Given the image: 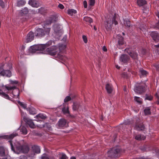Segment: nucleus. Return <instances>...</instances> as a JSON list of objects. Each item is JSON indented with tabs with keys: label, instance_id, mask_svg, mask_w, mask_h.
Masks as SVG:
<instances>
[{
	"label": "nucleus",
	"instance_id": "23",
	"mask_svg": "<svg viewBox=\"0 0 159 159\" xmlns=\"http://www.w3.org/2000/svg\"><path fill=\"white\" fill-rule=\"evenodd\" d=\"M106 89L108 93H111L112 91V88L111 85L107 84L106 85Z\"/></svg>",
	"mask_w": 159,
	"mask_h": 159
},
{
	"label": "nucleus",
	"instance_id": "50",
	"mask_svg": "<svg viewBox=\"0 0 159 159\" xmlns=\"http://www.w3.org/2000/svg\"><path fill=\"white\" fill-rule=\"evenodd\" d=\"M82 38L84 42L85 43H87L88 42V40L86 37L85 35H83Z\"/></svg>",
	"mask_w": 159,
	"mask_h": 159
},
{
	"label": "nucleus",
	"instance_id": "58",
	"mask_svg": "<svg viewBox=\"0 0 159 159\" xmlns=\"http://www.w3.org/2000/svg\"><path fill=\"white\" fill-rule=\"evenodd\" d=\"M116 68L118 69H119L120 68V67L118 65H116Z\"/></svg>",
	"mask_w": 159,
	"mask_h": 159
},
{
	"label": "nucleus",
	"instance_id": "56",
	"mask_svg": "<svg viewBox=\"0 0 159 159\" xmlns=\"http://www.w3.org/2000/svg\"><path fill=\"white\" fill-rule=\"evenodd\" d=\"M102 50L104 52H107V49L105 46H104L102 48Z\"/></svg>",
	"mask_w": 159,
	"mask_h": 159
},
{
	"label": "nucleus",
	"instance_id": "60",
	"mask_svg": "<svg viewBox=\"0 0 159 159\" xmlns=\"http://www.w3.org/2000/svg\"><path fill=\"white\" fill-rule=\"evenodd\" d=\"M70 159H76V158L75 157L73 156L71 157Z\"/></svg>",
	"mask_w": 159,
	"mask_h": 159
},
{
	"label": "nucleus",
	"instance_id": "17",
	"mask_svg": "<svg viewBox=\"0 0 159 159\" xmlns=\"http://www.w3.org/2000/svg\"><path fill=\"white\" fill-rule=\"evenodd\" d=\"M28 4L32 7H38L39 6V3L35 0H30Z\"/></svg>",
	"mask_w": 159,
	"mask_h": 159
},
{
	"label": "nucleus",
	"instance_id": "33",
	"mask_svg": "<svg viewBox=\"0 0 159 159\" xmlns=\"http://www.w3.org/2000/svg\"><path fill=\"white\" fill-rule=\"evenodd\" d=\"M25 3V0H18L17 5L18 7H21L24 5Z\"/></svg>",
	"mask_w": 159,
	"mask_h": 159
},
{
	"label": "nucleus",
	"instance_id": "28",
	"mask_svg": "<svg viewBox=\"0 0 159 159\" xmlns=\"http://www.w3.org/2000/svg\"><path fill=\"white\" fill-rule=\"evenodd\" d=\"M137 3L139 6H142L147 4V2L145 0H137Z\"/></svg>",
	"mask_w": 159,
	"mask_h": 159
},
{
	"label": "nucleus",
	"instance_id": "7",
	"mask_svg": "<svg viewBox=\"0 0 159 159\" xmlns=\"http://www.w3.org/2000/svg\"><path fill=\"white\" fill-rule=\"evenodd\" d=\"M146 90L144 84H139L135 87L134 91L135 92L139 94H141L144 93Z\"/></svg>",
	"mask_w": 159,
	"mask_h": 159
},
{
	"label": "nucleus",
	"instance_id": "37",
	"mask_svg": "<svg viewBox=\"0 0 159 159\" xmlns=\"http://www.w3.org/2000/svg\"><path fill=\"white\" fill-rule=\"evenodd\" d=\"M135 101L140 104L142 103V99L140 97L135 96L134 97Z\"/></svg>",
	"mask_w": 159,
	"mask_h": 159
},
{
	"label": "nucleus",
	"instance_id": "31",
	"mask_svg": "<svg viewBox=\"0 0 159 159\" xmlns=\"http://www.w3.org/2000/svg\"><path fill=\"white\" fill-rule=\"evenodd\" d=\"M83 20L85 21L91 23L93 22V20L90 17L88 16H85L84 17Z\"/></svg>",
	"mask_w": 159,
	"mask_h": 159
},
{
	"label": "nucleus",
	"instance_id": "2",
	"mask_svg": "<svg viewBox=\"0 0 159 159\" xmlns=\"http://www.w3.org/2000/svg\"><path fill=\"white\" fill-rule=\"evenodd\" d=\"M10 145L11 150L17 153H27L29 150V147L27 145H21L19 142H13L11 140L8 141Z\"/></svg>",
	"mask_w": 159,
	"mask_h": 159
},
{
	"label": "nucleus",
	"instance_id": "61",
	"mask_svg": "<svg viewBox=\"0 0 159 159\" xmlns=\"http://www.w3.org/2000/svg\"><path fill=\"white\" fill-rule=\"evenodd\" d=\"M125 125H128L130 123V121H128V123H126V122H125Z\"/></svg>",
	"mask_w": 159,
	"mask_h": 159
},
{
	"label": "nucleus",
	"instance_id": "22",
	"mask_svg": "<svg viewBox=\"0 0 159 159\" xmlns=\"http://www.w3.org/2000/svg\"><path fill=\"white\" fill-rule=\"evenodd\" d=\"M33 152L36 153H39L40 152V149L39 146L37 145H34L32 147Z\"/></svg>",
	"mask_w": 159,
	"mask_h": 159
},
{
	"label": "nucleus",
	"instance_id": "45",
	"mask_svg": "<svg viewBox=\"0 0 159 159\" xmlns=\"http://www.w3.org/2000/svg\"><path fill=\"white\" fill-rule=\"evenodd\" d=\"M71 98L69 96H66L64 99V102H67L71 100Z\"/></svg>",
	"mask_w": 159,
	"mask_h": 159
},
{
	"label": "nucleus",
	"instance_id": "8",
	"mask_svg": "<svg viewBox=\"0 0 159 159\" xmlns=\"http://www.w3.org/2000/svg\"><path fill=\"white\" fill-rule=\"evenodd\" d=\"M46 51L48 54L51 56H55L57 54L59 55V49L57 48V46H53L46 49Z\"/></svg>",
	"mask_w": 159,
	"mask_h": 159
},
{
	"label": "nucleus",
	"instance_id": "26",
	"mask_svg": "<svg viewBox=\"0 0 159 159\" xmlns=\"http://www.w3.org/2000/svg\"><path fill=\"white\" fill-rule=\"evenodd\" d=\"M56 46L57 48H58L59 49V53L66 48V46L62 44H59Z\"/></svg>",
	"mask_w": 159,
	"mask_h": 159
},
{
	"label": "nucleus",
	"instance_id": "41",
	"mask_svg": "<svg viewBox=\"0 0 159 159\" xmlns=\"http://www.w3.org/2000/svg\"><path fill=\"white\" fill-rule=\"evenodd\" d=\"M62 111L64 114H69L70 113V112L69 111L68 107H64L63 108H62Z\"/></svg>",
	"mask_w": 159,
	"mask_h": 159
},
{
	"label": "nucleus",
	"instance_id": "27",
	"mask_svg": "<svg viewBox=\"0 0 159 159\" xmlns=\"http://www.w3.org/2000/svg\"><path fill=\"white\" fill-rule=\"evenodd\" d=\"M19 129L20 130L22 134H26L27 133V130L26 128L24 126H21Z\"/></svg>",
	"mask_w": 159,
	"mask_h": 159
},
{
	"label": "nucleus",
	"instance_id": "25",
	"mask_svg": "<svg viewBox=\"0 0 159 159\" xmlns=\"http://www.w3.org/2000/svg\"><path fill=\"white\" fill-rule=\"evenodd\" d=\"M135 139L138 140H144L145 139L146 137L144 135L141 134H138L135 137Z\"/></svg>",
	"mask_w": 159,
	"mask_h": 159
},
{
	"label": "nucleus",
	"instance_id": "30",
	"mask_svg": "<svg viewBox=\"0 0 159 159\" xmlns=\"http://www.w3.org/2000/svg\"><path fill=\"white\" fill-rule=\"evenodd\" d=\"M59 155L60 156L59 159H68V157L64 153L59 152Z\"/></svg>",
	"mask_w": 159,
	"mask_h": 159
},
{
	"label": "nucleus",
	"instance_id": "35",
	"mask_svg": "<svg viewBox=\"0 0 159 159\" xmlns=\"http://www.w3.org/2000/svg\"><path fill=\"white\" fill-rule=\"evenodd\" d=\"M29 112L30 114L34 115L37 113L36 109L33 107H31L29 108Z\"/></svg>",
	"mask_w": 159,
	"mask_h": 159
},
{
	"label": "nucleus",
	"instance_id": "57",
	"mask_svg": "<svg viewBox=\"0 0 159 159\" xmlns=\"http://www.w3.org/2000/svg\"><path fill=\"white\" fill-rule=\"evenodd\" d=\"M155 26L158 29H159V20H158V23H157L156 24V25H155Z\"/></svg>",
	"mask_w": 159,
	"mask_h": 159
},
{
	"label": "nucleus",
	"instance_id": "20",
	"mask_svg": "<svg viewBox=\"0 0 159 159\" xmlns=\"http://www.w3.org/2000/svg\"><path fill=\"white\" fill-rule=\"evenodd\" d=\"M139 72L140 76L141 78L146 76L148 74V72L143 69H141L139 70Z\"/></svg>",
	"mask_w": 159,
	"mask_h": 159
},
{
	"label": "nucleus",
	"instance_id": "46",
	"mask_svg": "<svg viewBox=\"0 0 159 159\" xmlns=\"http://www.w3.org/2000/svg\"><path fill=\"white\" fill-rule=\"evenodd\" d=\"M18 104L20 105L23 108L25 109L26 107V105L25 104H23L22 102L19 101L18 102Z\"/></svg>",
	"mask_w": 159,
	"mask_h": 159
},
{
	"label": "nucleus",
	"instance_id": "16",
	"mask_svg": "<svg viewBox=\"0 0 159 159\" xmlns=\"http://www.w3.org/2000/svg\"><path fill=\"white\" fill-rule=\"evenodd\" d=\"M53 30L57 34H61L62 31L61 26L57 24H55L53 25Z\"/></svg>",
	"mask_w": 159,
	"mask_h": 159
},
{
	"label": "nucleus",
	"instance_id": "29",
	"mask_svg": "<svg viewBox=\"0 0 159 159\" xmlns=\"http://www.w3.org/2000/svg\"><path fill=\"white\" fill-rule=\"evenodd\" d=\"M0 95L7 99H10V98L9 97L8 95L6 94L5 93L3 92L2 91V90L0 89Z\"/></svg>",
	"mask_w": 159,
	"mask_h": 159
},
{
	"label": "nucleus",
	"instance_id": "52",
	"mask_svg": "<svg viewBox=\"0 0 159 159\" xmlns=\"http://www.w3.org/2000/svg\"><path fill=\"white\" fill-rule=\"evenodd\" d=\"M83 5L84 8H87V3L86 1L84 0L83 2Z\"/></svg>",
	"mask_w": 159,
	"mask_h": 159
},
{
	"label": "nucleus",
	"instance_id": "63",
	"mask_svg": "<svg viewBox=\"0 0 159 159\" xmlns=\"http://www.w3.org/2000/svg\"><path fill=\"white\" fill-rule=\"evenodd\" d=\"M155 47L157 48H159V43L157 45H156Z\"/></svg>",
	"mask_w": 159,
	"mask_h": 159
},
{
	"label": "nucleus",
	"instance_id": "51",
	"mask_svg": "<svg viewBox=\"0 0 159 159\" xmlns=\"http://www.w3.org/2000/svg\"><path fill=\"white\" fill-rule=\"evenodd\" d=\"M9 81L10 83L12 84H17L18 83V81L16 80L13 81L10 80Z\"/></svg>",
	"mask_w": 159,
	"mask_h": 159
},
{
	"label": "nucleus",
	"instance_id": "36",
	"mask_svg": "<svg viewBox=\"0 0 159 159\" xmlns=\"http://www.w3.org/2000/svg\"><path fill=\"white\" fill-rule=\"evenodd\" d=\"M151 109L149 107H147L145 108L144 110V112L145 115H150L151 114Z\"/></svg>",
	"mask_w": 159,
	"mask_h": 159
},
{
	"label": "nucleus",
	"instance_id": "3",
	"mask_svg": "<svg viewBox=\"0 0 159 159\" xmlns=\"http://www.w3.org/2000/svg\"><path fill=\"white\" fill-rule=\"evenodd\" d=\"M52 43L54 44V42L52 40H49L45 44H38L34 45L30 47L29 49L30 52L34 53L38 51H43L47 47L52 45Z\"/></svg>",
	"mask_w": 159,
	"mask_h": 159
},
{
	"label": "nucleus",
	"instance_id": "49",
	"mask_svg": "<svg viewBox=\"0 0 159 159\" xmlns=\"http://www.w3.org/2000/svg\"><path fill=\"white\" fill-rule=\"evenodd\" d=\"M0 6L2 8H4L5 6L4 3L2 0H0Z\"/></svg>",
	"mask_w": 159,
	"mask_h": 159
},
{
	"label": "nucleus",
	"instance_id": "5",
	"mask_svg": "<svg viewBox=\"0 0 159 159\" xmlns=\"http://www.w3.org/2000/svg\"><path fill=\"white\" fill-rule=\"evenodd\" d=\"M6 65L7 66V70H4L0 67V75L3 76L9 77L11 76V73L8 69H10L11 68V64L8 63Z\"/></svg>",
	"mask_w": 159,
	"mask_h": 159
},
{
	"label": "nucleus",
	"instance_id": "42",
	"mask_svg": "<svg viewBox=\"0 0 159 159\" xmlns=\"http://www.w3.org/2000/svg\"><path fill=\"white\" fill-rule=\"evenodd\" d=\"M152 98L153 97L151 95H149L148 94H146V98L145 99L146 100L151 101L152 99Z\"/></svg>",
	"mask_w": 159,
	"mask_h": 159
},
{
	"label": "nucleus",
	"instance_id": "64",
	"mask_svg": "<svg viewBox=\"0 0 159 159\" xmlns=\"http://www.w3.org/2000/svg\"><path fill=\"white\" fill-rule=\"evenodd\" d=\"M124 91H126V87H125L124 88Z\"/></svg>",
	"mask_w": 159,
	"mask_h": 159
},
{
	"label": "nucleus",
	"instance_id": "19",
	"mask_svg": "<svg viewBox=\"0 0 159 159\" xmlns=\"http://www.w3.org/2000/svg\"><path fill=\"white\" fill-rule=\"evenodd\" d=\"M135 128L138 130H143L145 129V126L143 123L139 124H136Z\"/></svg>",
	"mask_w": 159,
	"mask_h": 159
},
{
	"label": "nucleus",
	"instance_id": "40",
	"mask_svg": "<svg viewBox=\"0 0 159 159\" xmlns=\"http://www.w3.org/2000/svg\"><path fill=\"white\" fill-rule=\"evenodd\" d=\"M36 117L38 119L41 118L42 119H45L46 118V116H45L41 114H38L36 116Z\"/></svg>",
	"mask_w": 159,
	"mask_h": 159
},
{
	"label": "nucleus",
	"instance_id": "44",
	"mask_svg": "<svg viewBox=\"0 0 159 159\" xmlns=\"http://www.w3.org/2000/svg\"><path fill=\"white\" fill-rule=\"evenodd\" d=\"M95 3V0H89V4L90 6H93Z\"/></svg>",
	"mask_w": 159,
	"mask_h": 159
},
{
	"label": "nucleus",
	"instance_id": "55",
	"mask_svg": "<svg viewBox=\"0 0 159 159\" xmlns=\"http://www.w3.org/2000/svg\"><path fill=\"white\" fill-rule=\"evenodd\" d=\"M146 52V51L145 49H143L141 51V54L143 55H145Z\"/></svg>",
	"mask_w": 159,
	"mask_h": 159
},
{
	"label": "nucleus",
	"instance_id": "4",
	"mask_svg": "<svg viewBox=\"0 0 159 159\" xmlns=\"http://www.w3.org/2000/svg\"><path fill=\"white\" fill-rule=\"evenodd\" d=\"M116 19V15L115 13L113 16H110L104 22L105 27L107 30L111 29L113 24L115 25L118 24V22Z\"/></svg>",
	"mask_w": 159,
	"mask_h": 159
},
{
	"label": "nucleus",
	"instance_id": "32",
	"mask_svg": "<svg viewBox=\"0 0 159 159\" xmlns=\"http://www.w3.org/2000/svg\"><path fill=\"white\" fill-rule=\"evenodd\" d=\"M29 12L28 9L27 8L25 7L23 9L20 11V13L22 16H23L27 14Z\"/></svg>",
	"mask_w": 159,
	"mask_h": 159
},
{
	"label": "nucleus",
	"instance_id": "11",
	"mask_svg": "<svg viewBox=\"0 0 159 159\" xmlns=\"http://www.w3.org/2000/svg\"><path fill=\"white\" fill-rule=\"evenodd\" d=\"M150 35L155 42L159 41V33L156 31H152L150 32Z\"/></svg>",
	"mask_w": 159,
	"mask_h": 159
},
{
	"label": "nucleus",
	"instance_id": "21",
	"mask_svg": "<svg viewBox=\"0 0 159 159\" xmlns=\"http://www.w3.org/2000/svg\"><path fill=\"white\" fill-rule=\"evenodd\" d=\"M81 106L79 103L74 102L73 105V109L74 111H77L80 110Z\"/></svg>",
	"mask_w": 159,
	"mask_h": 159
},
{
	"label": "nucleus",
	"instance_id": "43",
	"mask_svg": "<svg viewBox=\"0 0 159 159\" xmlns=\"http://www.w3.org/2000/svg\"><path fill=\"white\" fill-rule=\"evenodd\" d=\"M41 159H50L49 156L46 154H43L41 156Z\"/></svg>",
	"mask_w": 159,
	"mask_h": 159
},
{
	"label": "nucleus",
	"instance_id": "9",
	"mask_svg": "<svg viewBox=\"0 0 159 159\" xmlns=\"http://www.w3.org/2000/svg\"><path fill=\"white\" fill-rule=\"evenodd\" d=\"M5 87L8 90L10 91L15 89L14 91H13L12 92V94L14 97H18L19 96V90L18 89H16V87L15 86H11L10 85L5 86Z\"/></svg>",
	"mask_w": 159,
	"mask_h": 159
},
{
	"label": "nucleus",
	"instance_id": "38",
	"mask_svg": "<svg viewBox=\"0 0 159 159\" xmlns=\"http://www.w3.org/2000/svg\"><path fill=\"white\" fill-rule=\"evenodd\" d=\"M76 11L75 10L73 9H69L68 10V14L72 16L73 14H75L76 13Z\"/></svg>",
	"mask_w": 159,
	"mask_h": 159
},
{
	"label": "nucleus",
	"instance_id": "10",
	"mask_svg": "<svg viewBox=\"0 0 159 159\" xmlns=\"http://www.w3.org/2000/svg\"><path fill=\"white\" fill-rule=\"evenodd\" d=\"M125 52H127L133 59H137L138 54L137 52L132 51L131 48H126L125 49Z\"/></svg>",
	"mask_w": 159,
	"mask_h": 159
},
{
	"label": "nucleus",
	"instance_id": "53",
	"mask_svg": "<svg viewBox=\"0 0 159 159\" xmlns=\"http://www.w3.org/2000/svg\"><path fill=\"white\" fill-rule=\"evenodd\" d=\"M19 159H27V158L25 156L22 155L19 157Z\"/></svg>",
	"mask_w": 159,
	"mask_h": 159
},
{
	"label": "nucleus",
	"instance_id": "54",
	"mask_svg": "<svg viewBox=\"0 0 159 159\" xmlns=\"http://www.w3.org/2000/svg\"><path fill=\"white\" fill-rule=\"evenodd\" d=\"M58 7L61 9H64V6L61 4H59L58 6Z\"/></svg>",
	"mask_w": 159,
	"mask_h": 159
},
{
	"label": "nucleus",
	"instance_id": "39",
	"mask_svg": "<svg viewBox=\"0 0 159 159\" xmlns=\"http://www.w3.org/2000/svg\"><path fill=\"white\" fill-rule=\"evenodd\" d=\"M125 24L126 26L129 28L131 26L130 21L128 20H124Z\"/></svg>",
	"mask_w": 159,
	"mask_h": 159
},
{
	"label": "nucleus",
	"instance_id": "62",
	"mask_svg": "<svg viewBox=\"0 0 159 159\" xmlns=\"http://www.w3.org/2000/svg\"><path fill=\"white\" fill-rule=\"evenodd\" d=\"M93 28L95 30H97V28L95 26H94Z\"/></svg>",
	"mask_w": 159,
	"mask_h": 159
},
{
	"label": "nucleus",
	"instance_id": "18",
	"mask_svg": "<svg viewBox=\"0 0 159 159\" xmlns=\"http://www.w3.org/2000/svg\"><path fill=\"white\" fill-rule=\"evenodd\" d=\"M18 135V134L16 133H13L9 135H6L2 136L1 137L3 139H12L14 137Z\"/></svg>",
	"mask_w": 159,
	"mask_h": 159
},
{
	"label": "nucleus",
	"instance_id": "47",
	"mask_svg": "<svg viewBox=\"0 0 159 159\" xmlns=\"http://www.w3.org/2000/svg\"><path fill=\"white\" fill-rule=\"evenodd\" d=\"M153 66L156 70L159 71V63H155L153 64Z\"/></svg>",
	"mask_w": 159,
	"mask_h": 159
},
{
	"label": "nucleus",
	"instance_id": "24",
	"mask_svg": "<svg viewBox=\"0 0 159 159\" xmlns=\"http://www.w3.org/2000/svg\"><path fill=\"white\" fill-rule=\"evenodd\" d=\"M117 38L118 39V45L120 46L123 45L124 43L123 38L120 35H118Z\"/></svg>",
	"mask_w": 159,
	"mask_h": 159
},
{
	"label": "nucleus",
	"instance_id": "14",
	"mask_svg": "<svg viewBox=\"0 0 159 159\" xmlns=\"http://www.w3.org/2000/svg\"><path fill=\"white\" fill-rule=\"evenodd\" d=\"M34 38V33L33 32L30 31L27 34L26 40L25 42L26 43L31 42L32 41Z\"/></svg>",
	"mask_w": 159,
	"mask_h": 159
},
{
	"label": "nucleus",
	"instance_id": "15",
	"mask_svg": "<svg viewBox=\"0 0 159 159\" xmlns=\"http://www.w3.org/2000/svg\"><path fill=\"white\" fill-rule=\"evenodd\" d=\"M129 57L127 55L122 54L120 57V61L124 63H127L129 60Z\"/></svg>",
	"mask_w": 159,
	"mask_h": 159
},
{
	"label": "nucleus",
	"instance_id": "12",
	"mask_svg": "<svg viewBox=\"0 0 159 159\" xmlns=\"http://www.w3.org/2000/svg\"><path fill=\"white\" fill-rule=\"evenodd\" d=\"M58 126L60 128H64L68 125L66 120L64 119L59 120L58 122Z\"/></svg>",
	"mask_w": 159,
	"mask_h": 159
},
{
	"label": "nucleus",
	"instance_id": "34",
	"mask_svg": "<svg viewBox=\"0 0 159 159\" xmlns=\"http://www.w3.org/2000/svg\"><path fill=\"white\" fill-rule=\"evenodd\" d=\"M6 156L4 148L2 146L0 147V156L4 157Z\"/></svg>",
	"mask_w": 159,
	"mask_h": 159
},
{
	"label": "nucleus",
	"instance_id": "6",
	"mask_svg": "<svg viewBox=\"0 0 159 159\" xmlns=\"http://www.w3.org/2000/svg\"><path fill=\"white\" fill-rule=\"evenodd\" d=\"M120 152V149L117 147H114L111 148L107 152L108 157H116L118 156V154Z\"/></svg>",
	"mask_w": 159,
	"mask_h": 159
},
{
	"label": "nucleus",
	"instance_id": "13",
	"mask_svg": "<svg viewBox=\"0 0 159 159\" xmlns=\"http://www.w3.org/2000/svg\"><path fill=\"white\" fill-rule=\"evenodd\" d=\"M23 119L24 121L26 123V124L29 125L31 128H35V126L32 120H30L25 117H24Z\"/></svg>",
	"mask_w": 159,
	"mask_h": 159
},
{
	"label": "nucleus",
	"instance_id": "59",
	"mask_svg": "<svg viewBox=\"0 0 159 159\" xmlns=\"http://www.w3.org/2000/svg\"><path fill=\"white\" fill-rule=\"evenodd\" d=\"M4 157V158H2V159H10V158L8 159L7 158V156H5Z\"/></svg>",
	"mask_w": 159,
	"mask_h": 159
},
{
	"label": "nucleus",
	"instance_id": "1",
	"mask_svg": "<svg viewBox=\"0 0 159 159\" xmlns=\"http://www.w3.org/2000/svg\"><path fill=\"white\" fill-rule=\"evenodd\" d=\"M56 18L54 16L49 18L44 22V25L43 27L44 30L42 29L38 28L35 32V35L39 37H41L45 35H48L51 29L49 25L52 23L55 22L56 21Z\"/></svg>",
	"mask_w": 159,
	"mask_h": 159
},
{
	"label": "nucleus",
	"instance_id": "48",
	"mask_svg": "<svg viewBox=\"0 0 159 159\" xmlns=\"http://www.w3.org/2000/svg\"><path fill=\"white\" fill-rule=\"evenodd\" d=\"M158 94H159V88L158 90L157 93H156L155 94L156 97L157 98L158 104H159V95H158Z\"/></svg>",
	"mask_w": 159,
	"mask_h": 159
}]
</instances>
